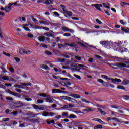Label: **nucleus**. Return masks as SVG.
Wrapping results in <instances>:
<instances>
[{
    "label": "nucleus",
    "instance_id": "obj_38",
    "mask_svg": "<svg viewBox=\"0 0 129 129\" xmlns=\"http://www.w3.org/2000/svg\"><path fill=\"white\" fill-rule=\"evenodd\" d=\"M32 20L33 21V22H34V23H35V24H38L39 23V21H38V20H37L36 18H32Z\"/></svg>",
    "mask_w": 129,
    "mask_h": 129
},
{
    "label": "nucleus",
    "instance_id": "obj_32",
    "mask_svg": "<svg viewBox=\"0 0 129 129\" xmlns=\"http://www.w3.org/2000/svg\"><path fill=\"white\" fill-rule=\"evenodd\" d=\"M64 14H66V15H68V16H72V12L67 10L66 11V13Z\"/></svg>",
    "mask_w": 129,
    "mask_h": 129
},
{
    "label": "nucleus",
    "instance_id": "obj_23",
    "mask_svg": "<svg viewBox=\"0 0 129 129\" xmlns=\"http://www.w3.org/2000/svg\"><path fill=\"white\" fill-rule=\"evenodd\" d=\"M65 45L66 46H70V47H73V48H77V47L76 46V45H75V44L73 43L72 44H69L68 43H65Z\"/></svg>",
    "mask_w": 129,
    "mask_h": 129
},
{
    "label": "nucleus",
    "instance_id": "obj_43",
    "mask_svg": "<svg viewBox=\"0 0 129 129\" xmlns=\"http://www.w3.org/2000/svg\"><path fill=\"white\" fill-rule=\"evenodd\" d=\"M10 114H13V115H14V116H16V115L18 114V111H15L12 112L10 113Z\"/></svg>",
    "mask_w": 129,
    "mask_h": 129
},
{
    "label": "nucleus",
    "instance_id": "obj_52",
    "mask_svg": "<svg viewBox=\"0 0 129 129\" xmlns=\"http://www.w3.org/2000/svg\"><path fill=\"white\" fill-rule=\"evenodd\" d=\"M58 61L59 62L63 63V62H65V59L58 58Z\"/></svg>",
    "mask_w": 129,
    "mask_h": 129
},
{
    "label": "nucleus",
    "instance_id": "obj_27",
    "mask_svg": "<svg viewBox=\"0 0 129 129\" xmlns=\"http://www.w3.org/2000/svg\"><path fill=\"white\" fill-rule=\"evenodd\" d=\"M58 46L59 49H62V48L64 49L67 45H64L62 44H58Z\"/></svg>",
    "mask_w": 129,
    "mask_h": 129
},
{
    "label": "nucleus",
    "instance_id": "obj_34",
    "mask_svg": "<svg viewBox=\"0 0 129 129\" xmlns=\"http://www.w3.org/2000/svg\"><path fill=\"white\" fill-rule=\"evenodd\" d=\"M64 86H66V87H67L68 86H70V85H71V83L69 82H67L66 83H64Z\"/></svg>",
    "mask_w": 129,
    "mask_h": 129
},
{
    "label": "nucleus",
    "instance_id": "obj_48",
    "mask_svg": "<svg viewBox=\"0 0 129 129\" xmlns=\"http://www.w3.org/2000/svg\"><path fill=\"white\" fill-rule=\"evenodd\" d=\"M33 107L35 109H39V106L37 105H33Z\"/></svg>",
    "mask_w": 129,
    "mask_h": 129
},
{
    "label": "nucleus",
    "instance_id": "obj_41",
    "mask_svg": "<svg viewBox=\"0 0 129 129\" xmlns=\"http://www.w3.org/2000/svg\"><path fill=\"white\" fill-rule=\"evenodd\" d=\"M117 88L118 89H122L123 90H125V88L122 86H118Z\"/></svg>",
    "mask_w": 129,
    "mask_h": 129
},
{
    "label": "nucleus",
    "instance_id": "obj_30",
    "mask_svg": "<svg viewBox=\"0 0 129 129\" xmlns=\"http://www.w3.org/2000/svg\"><path fill=\"white\" fill-rule=\"evenodd\" d=\"M121 30L123 32H125V33H129V28L125 29L124 28L122 27Z\"/></svg>",
    "mask_w": 129,
    "mask_h": 129
},
{
    "label": "nucleus",
    "instance_id": "obj_40",
    "mask_svg": "<svg viewBox=\"0 0 129 129\" xmlns=\"http://www.w3.org/2000/svg\"><path fill=\"white\" fill-rule=\"evenodd\" d=\"M9 70L10 72H11V73H14L15 71V70L14 69V68H13V67H11L9 68Z\"/></svg>",
    "mask_w": 129,
    "mask_h": 129
},
{
    "label": "nucleus",
    "instance_id": "obj_31",
    "mask_svg": "<svg viewBox=\"0 0 129 129\" xmlns=\"http://www.w3.org/2000/svg\"><path fill=\"white\" fill-rule=\"evenodd\" d=\"M99 111H100V112L101 114H102V115H105V114H106V113H105V111H102V109H98Z\"/></svg>",
    "mask_w": 129,
    "mask_h": 129
},
{
    "label": "nucleus",
    "instance_id": "obj_16",
    "mask_svg": "<svg viewBox=\"0 0 129 129\" xmlns=\"http://www.w3.org/2000/svg\"><path fill=\"white\" fill-rule=\"evenodd\" d=\"M12 10V7L11 6H5V11L6 13H9Z\"/></svg>",
    "mask_w": 129,
    "mask_h": 129
},
{
    "label": "nucleus",
    "instance_id": "obj_33",
    "mask_svg": "<svg viewBox=\"0 0 129 129\" xmlns=\"http://www.w3.org/2000/svg\"><path fill=\"white\" fill-rule=\"evenodd\" d=\"M81 101H82V102H85L86 103H88V104L90 103V101H87L84 98H81Z\"/></svg>",
    "mask_w": 129,
    "mask_h": 129
},
{
    "label": "nucleus",
    "instance_id": "obj_51",
    "mask_svg": "<svg viewBox=\"0 0 129 129\" xmlns=\"http://www.w3.org/2000/svg\"><path fill=\"white\" fill-rule=\"evenodd\" d=\"M120 5H121V7H124V6H125V5H127V3L124 2H121Z\"/></svg>",
    "mask_w": 129,
    "mask_h": 129
},
{
    "label": "nucleus",
    "instance_id": "obj_24",
    "mask_svg": "<svg viewBox=\"0 0 129 129\" xmlns=\"http://www.w3.org/2000/svg\"><path fill=\"white\" fill-rule=\"evenodd\" d=\"M21 85H23V86H31V85H32V84L31 83H22Z\"/></svg>",
    "mask_w": 129,
    "mask_h": 129
},
{
    "label": "nucleus",
    "instance_id": "obj_61",
    "mask_svg": "<svg viewBox=\"0 0 129 129\" xmlns=\"http://www.w3.org/2000/svg\"><path fill=\"white\" fill-rule=\"evenodd\" d=\"M2 120L3 121H9L10 120V118H3Z\"/></svg>",
    "mask_w": 129,
    "mask_h": 129
},
{
    "label": "nucleus",
    "instance_id": "obj_1",
    "mask_svg": "<svg viewBox=\"0 0 129 129\" xmlns=\"http://www.w3.org/2000/svg\"><path fill=\"white\" fill-rule=\"evenodd\" d=\"M116 46H117V49L121 53H124V52H127L128 50L127 48H125L124 47H126L127 45V42L126 41H118L115 43Z\"/></svg>",
    "mask_w": 129,
    "mask_h": 129
},
{
    "label": "nucleus",
    "instance_id": "obj_4",
    "mask_svg": "<svg viewBox=\"0 0 129 129\" xmlns=\"http://www.w3.org/2000/svg\"><path fill=\"white\" fill-rule=\"evenodd\" d=\"M61 98H62V99H63L64 100H68V101H70V102H73V100H75V101H76V100L70 97H68V96H60Z\"/></svg>",
    "mask_w": 129,
    "mask_h": 129
},
{
    "label": "nucleus",
    "instance_id": "obj_18",
    "mask_svg": "<svg viewBox=\"0 0 129 129\" xmlns=\"http://www.w3.org/2000/svg\"><path fill=\"white\" fill-rule=\"evenodd\" d=\"M93 120H95V121H98V122H99L101 123V124H104V122L101 120V119L99 118H95L93 119Z\"/></svg>",
    "mask_w": 129,
    "mask_h": 129
},
{
    "label": "nucleus",
    "instance_id": "obj_13",
    "mask_svg": "<svg viewBox=\"0 0 129 129\" xmlns=\"http://www.w3.org/2000/svg\"><path fill=\"white\" fill-rule=\"evenodd\" d=\"M44 99H46V102H48L49 103H53V98L49 97V98H45Z\"/></svg>",
    "mask_w": 129,
    "mask_h": 129
},
{
    "label": "nucleus",
    "instance_id": "obj_5",
    "mask_svg": "<svg viewBox=\"0 0 129 129\" xmlns=\"http://www.w3.org/2000/svg\"><path fill=\"white\" fill-rule=\"evenodd\" d=\"M54 113L53 112H48L46 111H44L42 113V115L43 116H45V117L47 116H54Z\"/></svg>",
    "mask_w": 129,
    "mask_h": 129
},
{
    "label": "nucleus",
    "instance_id": "obj_45",
    "mask_svg": "<svg viewBox=\"0 0 129 129\" xmlns=\"http://www.w3.org/2000/svg\"><path fill=\"white\" fill-rule=\"evenodd\" d=\"M96 22L98 24H99V25H102V22L100 20H99V19H96Z\"/></svg>",
    "mask_w": 129,
    "mask_h": 129
},
{
    "label": "nucleus",
    "instance_id": "obj_50",
    "mask_svg": "<svg viewBox=\"0 0 129 129\" xmlns=\"http://www.w3.org/2000/svg\"><path fill=\"white\" fill-rule=\"evenodd\" d=\"M40 96H42V97H47V94L45 93H41L40 94Z\"/></svg>",
    "mask_w": 129,
    "mask_h": 129
},
{
    "label": "nucleus",
    "instance_id": "obj_29",
    "mask_svg": "<svg viewBox=\"0 0 129 129\" xmlns=\"http://www.w3.org/2000/svg\"><path fill=\"white\" fill-rule=\"evenodd\" d=\"M42 68L43 69H45L46 70H50V68H49V67L46 64L42 65Z\"/></svg>",
    "mask_w": 129,
    "mask_h": 129
},
{
    "label": "nucleus",
    "instance_id": "obj_44",
    "mask_svg": "<svg viewBox=\"0 0 129 129\" xmlns=\"http://www.w3.org/2000/svg\"><path fill=\"white\" fill-rule=\"evenodd\" d=\"M120 23L122 25H126V24H127V23L126 22H124V21H123V20H120Z\"/></svg>",
    "mask_w": 129,
    "mask_h": 129
},
{
    "label": "nucleus",
    "instance_id": "obj_6",
    "mask_svg": "<svg viewBox=\"0 0 129 129\" xmlns=\"http://www.w3.org/2000/svg\"><path fill=\"white\" fill-rule=\"evenodd\" d=\"M109 65L111 66V67H112V68H113L114 69H120V70H121V68L119 66L121 65V62L117 63L116 64L111 63L109 64Z\"/></svg>",
    "mask_w": 129,
    "mask_h": 129
},
{
    "label": "nucleus",
    "instance_id": "obj_2",
    "mask_svg": "<svg viewBox=\"0 0 129 129\" xmlns=\"http://www.w3.org/2000/svg\"><path fill=\"white\" fill-rule=\"evenodd\" d=\"M119 67H121V70H125V68H129V62H121V65Z\"/></svg>",
    "mask_w": 129,
    "mask_h": 129
},
{
    "label": "nucleus",
    "instance_id": "obj_22",
    "mask_svg": "<svg viewBox=\"0 0 129 129\" xmlns=\"http://www.w3.org/2000/svg\"><path fill=\"white\" fill-rule=\"evenodd\" d=\"M54 0H46L45 1V5H50V4H53Z\"/></svg>",
    "mask_w": 129,
    "mask_h": 129
},
{
    "label": "nucleus",
    "instance_id": "obj_10",
    "mask_svg": "<svg viewBox=\"0 0 129 129\" xmlns=\"http://www.w3.org/2000/svg\"><path fill=\"white\" fill-rule=\"evenodd\" d=\"M98 82H99L100 83H102L104 86H106V87H108V85L109 83H107L106 82H104L102 79H98L97 80Z\"/></svg>",
    "mask_w": 129,
    "mask_h": 129
},
{
    "label": "nucleus",
    "instance_id": "obj_20",
    "mask_svg": "<svg viewBox=\"0 0 129 129\" xmlns=\"http://www.w3.org/2000/svg\"><path fill=\"white\" fill-rule=\"evenodd\" d=\"M80 46H81L82 47H84V48H86L87 46H88V44H87L86 43H82L81 42H78V43Z\"/></svg>",
    "mask_w": 129,
    "mask_h": 129
},
{
    "label": "nucleus",
    "instance_id": "obj_56",
    "mask_svg": "<svg viewBox=\"0 0 129 129\" xmlns=\"http://www.w3.org/2000/svg\"><path fill=\"white\" fill-rule=\"evenodd\" d=\"M23 28V29H24V30H25V31H27L28 32H30V31H31V30H30V29L27 27L24 26Z\"/></svg>",
    "mask_w": 129,
    "mask_h": 129
},
{
    "label": "nucleus",
    "instance_id": "obj_15",
    "mask_svg": "<svg viewBox=\"0 0 129 129\" xmlns=\"http://www.w3.org/2000/svg\"><path fill=\"white\" fill-rule=\"evenodd\" d=\"M40 24H43L44 25H48L49 24V21L46 19H43L41 21L39 22Z\"/></svg>",
    "mask_w": 129,
    "mask_h": 129
},
{
    "label": "nucleus",
    "instance_id": "obj_14",
    "mask_svg": "<svg viewBox=\"0 0 129 129\" xmlns=\"http://www.w3.org/2000/svg\"><path fill=\"white\" fill-rule=\"evenodd\" d=\"M47 108H48V107H47L45 105H42L39 106V110H46V109H47Z\"/></svg>",
    "mask_w": 129,
    "mask_h": 129
},
{
    "label": "nucleus",
    "instance_id": "obj_47",
    "mask_svg": "<svg viewBox=\"0 0 129 129\" xmlns=\"http://www.w3.org/2000/svg\"><path fill=\"white\" fill-rule=\"evenodd\" d=\"M78 67H81L83 70H84V67H86V66L83 65V64H78Z\"/></svg>",
    "mask_w": 129,
    "mask_h": 129
},
{
    "label": "nucleus",
    "instance_id": "obj_12",
    "mask_svg": "<svg viewBox=\"0 0 129 129\" xmlns=\"http://www.w3.org/2000/svg\"><path fill=\"white\" fill-rule=\"evenodd\" d=\"M69 96L76 99H79L80 98H81V96L77 94H72L71 95H69Z\"/></svg>",
    "mask_w": 129,
    "mask_h": 129
},
{
    "label": "nucleus",
    "instance_id": "obj_7",
    "mask_svg": "<svg viewBox=\"0 0 129 129\" xmlns=\"http://www.w3.org/2000/svg\"><path fill=\"white\" fill-rule=\"evenodd\" d=\"M14 105H17V106H16L15 108V110H17L16 108H19V107H21V106H23L24 104H23V103H22L20 101H17L14 103Z\"/></svg>",
    "mask_w": 129,
    "mask_h": 129
},
{
    "label": "nucleus",
    "instance_id": "obj_49",
    "mask_svg": "<svg viewBox=\"0 0 129 129\" xmlns=\"http://www.w3.org/2000/svg\"><path fill=\"white\" fill-rule=\"evenodd\" d=\"M63 36H64L65 37H70L71 36V34L69 33H66L63 34Z\"/></svg>",
    "mask_w": 129,
    "mask_h": 129
},
{
    "label": "nucleus",
    "instance_id": "obj_28",
    "mask_svg": "<svg viewBox=\"0 0 129 129\" xmlns=\"http://www.w3.org/2000/svg\"><path fill=\"white\" fill-rule=\"evenodd\" d=\"M87 112L93 111V108L91 107H87Z\"/></svg>",
    "mask_w": 129,
    "mask_h": 129
},
{
    "label": "nucleus",
    "instance_id": "obj_60",
    "mask_svg": "<svg viewBox=\"0 0 129 129\" xmlns=\"http://www.w3.org/2000/svg\"><path fill=\"white\" fill-rule=\"evenodd\" d=\"M44 35H46V37H50L51 35V33L50 32H47L46 33H44Z\"/></svg>",
    "mask_w": 129,
    "mask_h": 129
},
{
    "label": "nucleus",
    "instance_id": "obj_57",
    "mask_svg": "<svg viewBox=\"0 0 129 129\" xmlns=\"http://www.w3.org/2000/svg\"><path fill=\"white\" fill-rule=\"evenodd\" d=\"M14 87L17 88H21V85H18V84H15L14 85Z\"/></svg>",
    "mask_w": 129,
    "mask_h": 129
},
{
    "label": "nucleus",
    "instance_id": "obj_9",
    "mask_svg": "<svg viewBox=\"0 0 129 129\" xmlns=\"http://www.w3.org/2000/svg\"><path fill=\"white\" fill-rule=\"evenodd\" d=\"M52 93H66V92L61 91L58 89H53L52 90Z\"/></svg>",
    "mask_w": 129,
    "mask_h": 129
},
{
    "label": "nucleus",
    "instance_id": "obj_58",
    "mask_svg": "<svg viewBox=\"0 0 129 129\" xmlns=\"http://www.w3.org/2000/svg\"><path fill=\"white\" fill-rule=\"evenodd\" d=\"M45 54H46V55H52V52H51L49 51H45Z\"/></svg>",
    "mask_w": 129,
    "mask_h": 129
},
{
    "label": "nucleus",
    "instance_id": "obj_53",
    "mask_svg": "<svg viewBox=\"0 0 129 129\" xmlns=\"http://www.w3.org/2000/svg\"><path fill=\"white\" fill-rule=\"evenodd\" d=\"M53 14L55 15V17H59L60 16V14L57 12H54Z\"/></svg>",
    "mask_w": 129,
    "mask_h": 129
},
{
    "label": "nucleus",
    "instance_id": "obj_55",
    "mask_svg": "<svg viewBox=\"0 0 129 129\" xmlns=\"http://www.w3.org/2000/svg\"><path fill=\"white\" fill-rule=\"evenodd\" d=\"M44 103V100H42V99H39L37 100V103Z\"/></svg>",
    "mask_w": 129,
    "mask_h": 129
},
{
    "label": "nucleus",
    "instance_id": "obj_39",
    "mask_svg": "<svg viewBox=\"0 0 129 129\" xmlns=\"http://www.w3.org/2000/svg\"><path fill=\"white\" fill-rule=\"evenodd\" d=\"M7 100H9V101H13L14 99L11 97H6Z\"/></svg>",
    "mask_w": 129,
    "mask_h": 129
},
{
    "label": "nucleus",
    "instance_id": "obj_59",
    "mask_svg": "<svg viewBox=\"0 0 129 129\" xmlns=\"http://www.w3.org/2000/svg\"><path fill=\"white\" fill-rule=\"evenodd\" d=\"M75 58L76 60H78V61H81V58L79 56H75Z\"/></svg>",
    "mask_w": 129,
    "mask_h": 129
},
{
    "label": "nucleus",
    "instance_id": "obj_25",
    "mask_svg": "<svg viewBox=\"0 0 129 129\" xmlns=\"http://www.w3.org/2000/svg\"><path fill=\"white\" fill-rule=\"evenodd\" d=\"M92 6H94V5L92 4ZM94 7H95V8L96 9H97V10H99V11L102 12V10H101V9L100 8V7H99V5L98 4H95Z\"/></svg>",
    "mask_w": 129,
    "mask_h": 129
},
{
    "label": "nucleus",
    "instance_id": "obj_8",
    "mask_svg": "<svg viewBox=\"0 0 129 129\" xmlns=\"http://www.w3.org/2000/svg\"><path fill=\"white\" fill-rule=\"evenodd\" d=\"M19 53L20 54V55H24L25 54L29 55V54H31V51H27L25 49H20L19 50Z\"/></svg>",
    "mask_w": 129,
    "mask_h": 129
},
{
    "label": "nucleus",
    "instance_id": "obj_17",
    "mask_svg": "<svg viewBox=\"0 0 129 129\" xmlns=\"http://www.w3.org/2000/svg\"><path fill=\"white\" fill-rule=\"evenodd\" d=\"M38 40L40 42H45V40H46V37L44 36H41L38 37Z\"/></svg>",
    "mask_w": 129,
    "mask_h": 129
},
{
    "label": "nucleus",
    "instance_id": "obj_21",
    "mask_svg": "<svg viewBox=\"0 0 129 129\" xmlns=\"http://www.w3.org/2000/svg\"><path fill=\"white\" fill-rule=\"evenodd\" d=\"M103 5L104 8H106V9H110V7L109 6V4L108 3H103Z\"/></svg>",
    "mask_w": 129,
    "mask_h": 129
},
{
    "label": "nucleus",
    "instance_id": "obj_37",
    "mask_svg": "<svg viewBox=\"0 0 129 129\" xmlns=\"http://www.w3.org/2000/svg\"><path fill=\"white\" fill-rule=\"evenodd\" d=\"M3 80H10V77L8 76H4L2 77Z\"/></svg>",
    "mask_w": 129,
    "mask_h": 129
},
{
    "label": "nucleus",
    "instance_id": "obj_35",
    "mask_svg": "<svg viewBox=\"0 0 129 129\" xmlns=\"http://www.w3.org/2000/svg\"><path fill=\"white\" fill-rule=\"evenodd\" d=\"M68 112H63V113H62V115H63V116H65V117L66 118H68V117H69V116H68Z\"/></svg>",
    "mask_w": 129,
    "mask_h": 129
},
{
    "label": "nucleus",
    "instance_id": "obj_19",
    "mask_svg": "<svg viewBox=\"0 0 129 129\" xmlns=\"http://www.w3.org/2000/svg\"><path fill=\"white\" fill-rule=\"evenodd\" d=\"M123 85H127L129 84V80L124 79L122 82Z\"/></svg>",
    "mask_w": 129,
    "mask_h": 129
},
{
    "label": "nucleus",
    "instance_id": "obj_63",
    "mask_svg": "<svg viewBox=\"0 0 129 129\" xmlns=\"http://www.w3.org/2000/svg\"><path fill=\"white\" fill-rule=\"evenodd\" d=\"M104 13L105 14H106L107 15H108V16H110V13H109V12H108V11L104 10Z\"/></svg>",
    "mask_w": 129,
    "mask_h": 129
},
{
    "label": "nucleus",
    "instance_id": "obj_11",
    "mask_svg": "<svg viewBox=\"0 0 129 129\" xmlns=\"http://www.w3.org/2000/svg\"><path fill=\"white\" fill-rule=\"evenodd\" d=\"M62 29L64 31V32H70V33H74V30L71 29L67 27H62Z\"/></svg>",
    "mask_w": 129,
    "mask_h": 129
},
{
    "label": "nucleus",
    "instance_id": "obj_46",
    "mask_svg": "<svg viewBox=\"0 0 129 129\" xmlns=\"http://www.w3.org/2000/svg\"><path fill=\"white\" fill-rule=\"evenodd\" d=\"M114 81H114V83H115V82H119V83L121 82V80H120L119 79H115Z\"/></svg>",
    "mask_w": 129,
    "mask_h": 129
},
{
    "label": "nucleus",
    "instance_id": "obj_36",
    "mask_svg": "<svg viewBox=\"0 0 129 129\" xmlns=\"http://www.w3.org/2000/svg\"><path fill=\"white\" fill-rule=\"evenodd\" d=\"M71 68L73 70H76L77 69V66L73 64L71 66Z\"/></svg>",
    "mask_w": 129,
    "mask_h": 129
},
{
    "label": "nucleus",
    "instance_id": "obj_64",
    "mask_svg": "<svg viewBox=\"0 0 129 129\" xmlns=\"http://www.w3.org/2000/svg\"><path fill=\"white\" fill-rule=\"evenodd\" d=\"M0 88L6 89V86H5L4 85L0 84Z\"/></svg>",
    "mask_w": 129,
    "mask_h": 129
},
{
    "label": "nucleus",
    "instance_id": "obj_3",
    "mask_svg": "<svg viewBox=\"0 0 129 129\" xmlns=\"http://www.w3.org/2000/svg\"><path fill=\"white\" fill-rule=\"evenodd\" d=\"M100 45H102V46H110L112 44L111 41H101L100 42Z\"/></svg>",
    "mask_w": 129,
    "mask_h": 129
},
{
    "label": "nucleus",
    "instance_id": "obj_42",
    "mask_svg": "<svg viewBox=\"0 0 129 129\" xmlns=\"http://www.w3.org/2000/svg\"><path fill=\"white\" fill-rule=\"evenodd\" d=\"M74 77H76V78H77V79H79V80H81V77L80 76L74 74Z\"/></svg>",
    "mask_w": 129,
    "mask_h": 129
},
{
    "label": "nucleus",
    "instance_id": "obj_54",
    "mask_svg": "<svg viewBox=\"0 0 129 129\" xmlns=\"http://www.w3.org/2000/svg\"><path fill=\"white\" fill-rule=\"evenodd\" d=\"M13 5H14V6H17L18 4H17V2L15 3H11L9 4V6H13Z\"/></svg>",
    "mask_w": 129,
    "mask_h": 129
},
{
    "label": "nucleus",
    "instance_id": "obj_26",
    "mask_svg": "<svg viewBox=\"0 0 129 129\" xmlns=\"http://www.w3.org/2000/svg\"><path fill=\"white\" fill-rule=\"evenodd\" d=\"M68 118H77V116L74 114H70V116L68 117Z\"/></svg>",
    "mask_w": 129,
    "mask_h": 129
},
{
    "label": "nucleus",
    "instance_id": "obj_62",
    "mask_svg": "<svg viewBox=\"0 0 129 129\" xmlns=\"http://www.w3.org/2000/svg\"><path fill=\"white\" fill-rule=\"evenodd\" d=\"M111 114H112V115H114V116H115V115H117V114H118L114 111H112L111 112Z\"/></svg>",
    "mask_w": 129,
    "mask_h": 129
}]
</instances>
